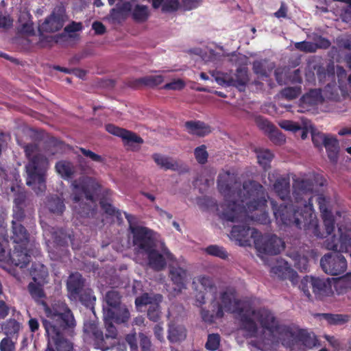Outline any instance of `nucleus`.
I'll list each match as a JSON object with an SVG mask.
<instances>
[{
  "label": "nucleus",
  "mask_w": 351,
  "mask_h": 351,
  "mask_svg": "<svg viewBox=\"0 0 351 351\" xmlns=\"http://www.w3.org/2000/svg\"><path fill=\"white\" fill-rule=\"evenodd\" d=\"M319 180H322V177L313 173L296 176L293 184V206L288 204L285 201L289 194V179L278 178L274 184V190L283 202L278 205L271 201L276 222L279 226L295 225L318 238L329 237L324 243L326 249L348 252L351 250V231L343 233L342 229L339 228V237L336 238V235L331 236L335 228V219L328 208V201L322 194L317 195V201L324 221L326 235L319 231L312 203L314 197L313 181L317 183Z\"/></svg>",
  "instance_id": "obj_1"
},
{
  "label": "nucleus",
  "mask_w": 351,
  "mask_h": 351,
  "mask_svg": "<svg viewBox=\"0 0 351 351\" xmlns=\"http://www.w3.org/2000/svg\"><path fill=\"white\" fill-rule=\"evenodd\" d=\"M215 317L221 318L224 312L238 313L242 329L247 337L255 338L252 343L261 350L271 348L272 346L281 342L289 346L295 339V334L291 328L279 325L274 315L267 309L257 311L247 308L239 300L232 288H227L220 293Z\"/></svg>",
  "instance_id": "obj_2"
},
{
  "label": "nucleus",
  "mask_w": 351,
  "mask_h": 351,
  "mask_svg": "<svg viewBox=\"0 0 351 351\" xmlns=\"http://www.w3.org/2000/svg\"><path fill=\"white\" fill-rule=\"evenodd\" d=\"M217 185L225 199L217 208L223 220L246 223L250 219L261 223L269 221L264 211L268 195L261 184L249 180L236 191L239 188L236 176L230 171H223L219 176Z\"/></svg>",
  "instance_id": "obj_3"
},
{
  "label": "nucleus",
  "mask_w": 351,
  "mask_h": 351,
  "mask_svg": "<svg viewBox=\"0 0 351 351\" xmlns=\"http://www.w3.org/2000/svg\"><path fill=\"white\" fill-rule=\"evenodd\" d=\"M45 313L43 323L48 337V347L46 351H53L55 346L58 351H72L73 344L62 337L66 328H72L75 326L74 317L64 302L54 304L51 308L42 303Z\"/></svg>",
  "instance_id": "obj_4"
},
{
  "label": "nucleus",
  "mask_w": 351,
  "mask_h": 351,
  "mask_svg": "<svg viewBox=\"0 0 351 351\" xmlns=\"http://www.w3.org/2000/svg\"><path fill=\"white\" fill-rule=\"evenodd\" d=\"M125 218L129 223V228L133 234V244L134 250L138 254L146 255L148 258L149 266L156 269H163L167 263L173 259V255L161 243V252H158L157 242L158 235L146 227L136 226L134 216L125 213Z\"/></svg>",
  "instance_id": "obj_5"
},
{
  "label": "nucleus",
  "mask_w": 351,
  "mask_h": 351,
  "mask_svg": "<svg viewBox=\"0 0 351 351\" xmlns=\"http://www.w3.org/2000/svg\"><path fill=\"white\" fill-rule=\"evenodd\" d=\"M25 200V194L19 190L14 199V219L12 220V234L11 240L14 243V250L10 254L11 263L21 268L29 262L30 255L28 253L29 236L25 228L20 223L23 218L22 205Z\"/></svg>",
  "instance_id": "obj_6"
},
{
  "label": "nucleus",
  "mask_w": 351,
  "mask_h": 351,
  "mask_svg": "<svg viewBox=\"0 0 351 351\" xmlns=\"http://www.w3.org/2000/svg\"><path fill=\"white\" fill-rule=\"evenodd\" d=\"M230 237L242 246L250 245L253 242L258 256L263 259L265 255L277 254L285 248L281 239L274 235L263 237L255 229L246 226H234Z\"/></svg>",
  "instance_id": "obj_7"
},
{
  "label": "nucleus",
  "mask_w": 351,
  "mask_h": 351,
  "mask_svg": "<svg viewBox=\"0 0 351 351\" xmlns=\"http://www.w3.org/2000/svg\"><path fill=\"white\" fill-rule=\"evenodd\" d=\"M100 188L98 182L90 177H83L75 180L71 184V199L75 214L80 217L93 215L92 206L94 195Z\"/></svg>",
  "instance_id": "obj_8"
},
{
  "label": "nucleus",
  "mask_w": 351,
  "mask_h": 351,
  "mask_svg": "<svg viewBox=\"0 0 351 351\" xmlns=\"http://www.w3.org/2000/svg\"><path fill=\"white\" fill-rule=\"evenodd\" d=\"M25 152L29 159L26 165L27 184L39 194L46 189L45 172L48 168V160L43 155L38 153V147L28 145Z\"/></svg>",
  "instance_id": "obj_9"
},
{
  "label": "nucleus",
  "mask_w": 351,
  "mask_h": 351,
  "mask_svg": "<svg viewBox=\"0 0 351 351\" xmlns=\"http://www.w3.org/2000/svg\"><path fill=\"white\" fill-rule=\"evenodd\" d=\"M106 304H104V317L106 320L114 318L118 322H127L130 318V313L124 305H121L120 295L116 291H108L105 297Z\"/></svg>",
  "instance_id": "obj_10"
},
{
  "label": "nucleus",
  "mask_w": 351,
  "mask_h": 351,
  "mask_svg": "<svg viewBox=\"0 0 351 351\" xmlns=\"http://www.w3.org/2000/svg\"><path fill=\"white\" fill-rule=\"evenodd\" d=\"M338 279H322L306 276L302 280L299 287L308 298L311 296L308 288L312 287L315 295L322 299L332 293V287L336 289L335 282Z\"/></svg>",
  "instance_id": "obj_11"
},
{
  "label": "nucleus",
  "mask_w": 351,
  "mask_h": 351,
  "mask_svg": "<svg viewBox=\"0 0 351 351\" xmlns=\"http://www.w3.org/2000/svg\"><path fill=\"white\" fill-rule=\"evenodd\" d=\"M31 274L33 276L34 282L29 283L28 289L32 298L36 300H38L44 297L42 287L46 282L48 271L45 266L37 264L32 267Z\"/></svg>",
  "instance_id": "obj_12"
},
{
  "label": "nucleus",
  "mask_w": 351,
  "mask_h": 351,
  "mask_svg": "<svg viewBox=\"0 0 351 351\" xmlns=\"http://www.w3.org/2000/svg\"><path fill=\"white\" fill-rule=\"evenodd\" d=\"M320 264L325 273L333 276L341 274L347 269L346 258L337 252L326 254L321 259Z\"/></svg>",
  "instance_id": "obj_13"
},
{
  "label": "nucleus",
  "mask_w": 351,
  "mask_h": 351,
  "mask_svg": "<svg viewBox=\"0 0 351 351\" xmlns=\"http://www.w3.org/2000/svg\"><path fill=\"white\" fill-rule=\"evenodd\" d=\"M337 90V88L334 85H328L325 87L323 90V94H322L320 90H312L302 97L301 99V105L303 108L313 106L321 102L324 97L330 99H335L336 94L335 92H336Z\"/></svg>",
  "instance_id": "obj_14"
},
{
  "label": "nucleus",
  "mask_w": 351,
  "mask_h": 351,
  "mask_svg": "<svg viewBox=\"0 0 351 351\" xmlns=\"http://www.w3.org/2000/svg\"><path fill=\"white\" fill-rule=\"evenodd\" d=\"M193 285L195 290L197 292L195 295L196 305L197 306L204 303L206 293L208 292L213 293L215 289L211 279L205 276H199L194 278Z\"/></svg>",
  "instance_id": "obj_15"
},
{
  "label": "nucleus",
  "mask_w": 351,
  "mask_h": 351,
  "mask_svg": "<svg viewBox=\"0 0 351 351\" xmlns=\"http://www.w3.org/2000/svg\"><path fill=\"white\" fill-rule=\"evenodd\" d=\"M242 75V77L237 75H232V73H222L219 71L210 72L212 76L215 78L216 82L221 86H237L244 84L246 77V72L242 70L239 71Z\"/></svg>",
  "instance_id": "obj_16"
},
{
  "label": "nucleus",
  "mask_w": 351,
  "mask_h": 351,
  "mask_svg": "<svg viewBox=\"0 0 351 351\" xmlns=\"http://www.w3.org/2000/svg\"><path fill=\"white\" fill-rule=\"evenodd\" d=\"M106 129L109 133L121 137L125 144L132 149H135L134 145H138L143 143V139L134 133L114 125L108 124L106 126Z\"/></svg>",
  "instance_id": "obj_17"
},
{
  "label": "nucleus",
  "mask_w": 351,
  "mask_h": 351,
  "mask_svg": "<svg viewBox=\"0 0 351 351\" xmlns=\"http://www.w3.org/2000/svg\"><path fill=\"white\" fill-rule=\"evenodd\" d=\"M271 272L274 276L282 279H289L293 284L298 280V274L282 259L276 260L273 265H271Z\"/></svg>",
  "instance_id": "obj_18"
},
{
  "label": "nucleus",
  "mask_w": 351,
  "mask_h": 351,
  "mask_svg": "<svg viewBox=\"0 0 351 351\" xmlns=\"http://www.w3.org/2000/svg\"><path fill=\"white\" fill-rule=\"evenodd\" d=\"M66 17L63 9H58V12H53L50 16L45 19L40 26V31L54 32L60 30L64 25Z\"/></svg>",
  "instance_id": "obj_19"
},
{
  "label": "nucleus",
  "mask_w": 351,
  "mask_h": 351,
  "mask_svg": "<svg viewBox=\"0 0 351 351\" xmlns=\"http://www.w3.org/2000/svg\"><path fill=\"white\" fill-rule=\"evenodd\" d=\"M170 276L176 287L173 288V295H176L185 289V285L187 279L186 271L180 268L171 269Z\"/></svg>",
  "instance_id": "obj_20"
},
{
  "label": "nucleus",
  "mask_w": 351,
  "mask_h": 351,
  "mask_svg": "<svg viewBox=\"0 0 351 351\" xmlns=\"http://www.w3.org/2000/svg\"><path fill=\"white\" fill-rule=\"evenodd\" d=\"M41 224L44 232L43 235L49 248L50 247V243L59 244L62 242V240L64 243H66L67 242V239L71 241L72 239L70 236L66 237L64 235L63 232H60V234L62 235V237H60V235H58V232L52 231L53 228H51L46 224H43V222H41Z\"/></svg>",
  "instance_id": "obj_21"
},
{
  "label": "nucleus",
  "mask_w": 351,
  "mask_h": 351,
  "mask_svg": "<svg viewBox=\"0 0 351 351\" xmlns=\"http://www.w3.org/2000/svg\"><path fill=\"white\" fill-rule=\"evenodd\" d=\"M154 162L158 165L160 168L165 169H171L174 171H178L181 167V165L177 160L169 158L165 156L154 154L152 156Z\"/></svg>",
  "instance_id": "obj_22"
},
{
  "label": "nucleus",
  "mask_w": 351,
  "mask_h": 351,
  "mask_svg": "<svg viewBox=\"0 0 351 351\" xmlns=\"http://www.w3.org/2000/svg\"><path fill=\"white\" fill-rule=\"evenodd\" d=\"M82 285V276L78 273L71 274L67 281V288L70 298L75 299Z\"/></svg>",
  "instance_id": "obj_23"
},
{
  "label": "nucleus",
  "mask_w": 351,
  "mask_h": 351,
  "mask_svg": "<svg viewBox=\"0 0 351 351\" xmlns=\"http://www.w3.org/2000/svg\"><path fill=\"white\" fill-rule=\"evenodd\" d=\"M131 10V5L128 2L123 3H118L115 8H113L110 14V19L113 22L119 23L125 19L130 14Z\"/></svg>",
  "instance_id": "obj_24"
},
{
  "label": "nucleus",
  "mask_w": 351,
  "mask_h": 351,
  "mask_svg": "<svg viewBox=\"0 0 351 351\" xmlns=\"http://www.w3.org/2000/svg\"><path fill=\"white\" fill-rule=\"evenodd\" d=\"M187 132L191 134L202 136L211 132L210 128L201 121H189L185 124Z\"/></svg>",
  "instance_id": "obj_25"
},
{
  "label": "nucleus",
  "mask_w": 351,
  "mask_h": 351,
  "mask_svg": "<svg viewBox=\"0 0 351 351\" xmlns=\"http://www.w3.org/2000/svg\"><path fill=\"white\" fill-rule=\"evenodd\" d=\"M162 301V296L160 294H149L143 293L142 295L137 297L135 300V304L137 308L146 305L155 306L159 304Z\"/></svg>",
  "instance_id": "obj_26"
},
{
  "label": "nucleus",
  "mask_w": 351,
  "mask_h": 351,
  "mask_svg": "<svg viewBox=\"0 0 351 351\" xmlns=\"http://www.w3.org/2000/svg\"><path fill=\"white\" fill-rule=\"evenodd\" d=\"M128 3L131 5L130 14H132L135 21H144L147 19L149 12L147 6L139 5L136 1H132Z\"/></svg>",
  "instance_id": "obj_27"
},
{
  "label": "nucleus",
  "mask_w": 351,
  "mask_h": 351,
  "mask_svg": "<svg viewBox=\"0 0 351 351\" xmlns=\"http://www.w3.org/2000/svg\"><path fill=\"white\" fill-rule=\"evenodd\" d=\"M186 337L184 328L181 325L170 324L169 328L168 338L171 342H176L183 340Z\"/></svg>",
  "instance_id": "obj_28"
},
{
  "label": "nucleus",
  "mask_w": 351,
  "mask_h": 351,
  "mask_svg": "<svg viewBox=\"0 0 351 351\" xmlns=\"http://www.w3.org/2000/svg\"><path fill=\"white\" fill-rule=\"evenodd\" d=\"M324 147L326 149L329 158L331 160L335 161L337 158V154L339 152L338 140L335 137L331 135H328Z\"/></svg>",
  "instance_id": "obj_29"
},
{
  "label": "nucleus",
  "mask_w": 351,
  "mask_h": 351,
  "mask_svg": "<svg viewBox=\"0 0 351 351\" xmlns=\"http://www.w3.org/2000/svg\"><path fill=\"white\" fill-rule=\"evenodd\" d=\"M57 173L64 179H69L73 173V166L67 161H60L56 165Z\"/></svg>",
  "instance_id": "obj_30"
},
{
  "label": "nucleus",
  "mask_w": 351,
  "mask_h": 351,
  "mask_svg": "<svg viewBox=\"0 0 351 351\" xmlns=\"http://www.w3.org/2000/svg\"><path fill=\"white\" fill-rule=\"evenodd\" d=\"M2 329L7 335H15L20 330L21 324L15 319H10L3 324Z\"/></svg>",
  "instance_id": "obj_31"
},
{
  "label": "nucleus",
  "mask_w": 351,
  "mask_h": 351,
  "mask_svg": "<svg viewBox=\"0 0 351 351\" xmlns=\"http://www.w3.org/2000/svg\"><path fill=\"white\" fill-rule=\"evenodd\" d=\"M256 154L259 165L266 169L273 158V154L268 149H259Z\"/></svg>",
  "instance_id": "obj_32"
},
{
  "label": "nucleus",
  "mask_w": 351,
  "mask_h": 351,
  "mask_svg": "<svg viewBox=\"0 0 351 351\" xmlns=\"http://www.w3.org/2000/svg\"><path fill=\"white\" fill-rule=\"evenodd\" d=\"M47 206L49 210L56 214H61L64 210V204L58 197L51 198L49 200Z\"/></svg>",
  "instance_id": "obj_33"
},
{
  "label": "nucleus",
  "mask_w": 351,
  "mask_h": 351,
  "mask_svg": "<svg viewBox=\"0 0 351 351\" xmlns=\"http://www.w3.org/2000/svg\"><path fill=\"white\" fill-rule=\"evenodd\" d=\"M160 7L164 12H173L182 8V3L179 0H163Z\"/></svg>",
  "instance_id": "obj_34"
},
{
  "label": "nucleus",
  "mask_w": 351,
  "mask_h": 351,
  "mask_svg": "<svg viewBox=\"0 0 351 351\" xmlns=\"http://www.w3.org/2000/svg\"><path fill=\"white\" fill-rule=\"evenodd\" d=\"M301 339L300 340L302 341V344L308 348H312L317 345V339L315 336L313 334L308 333L304 331H301L300 332Z\"/></svg>",
  "instance_id": "obj_35"
},
{
  "label": "nucleus",
  "mask_w": 351,
  "mask_h": 351,
  "mask_svg": "<svg viewBox=\"0 0 351 351\" xmlns=\"http://www.w3.org/2000/svg\"><path fill=\"white\" fill-rule=\"evenodd\" d=\"M105 324L106 326L107 333L106 334V338H115L117 336V330L116 328L112 325V322H115L117 324H121V323H125V322H118L116 321L115 319L112 318L106 320V318H104Z\"/></svg>",
  "instance_id": "obj_36"
},
{
  "label": "nucleus",
  "mask_w": 351,
  "mask_h": 351,
  "mask_svg": "<svg viewBox=\"0 0 351 351\" xmlns=\"http://www.w3.org/2000/svg\"><path fill=\"white\" fill-rule=\"evenodd\" d=\"M194 154L195 159L200 164H204L208 159V152L204 145H201L195 149Z\"/></svg>",
  "instance_id": "obj_37"
},
{
  "label": "nucleus",
  "mask_w": 351,
  "mask_h": 351,
  "mask_svg": "<svg viewBox=\"0 0 351 351\" xmlns=\"http://www.w3.org/2000/svg\"><path fill=\"white\" fill-rule=\"evenodd\" d=\"M280 127L285 130L291 131V132H296L298 130H301L302 128L298 123L293 122L289 120H282L278 123Z\"/></svg>",
  "instance_id": "obj_38"
},
{
  "label": "nucleus",
  "mask_w": 351,
  "mask_h": 351,
  "mask_svg": "<svg viewBox=\"0 0 351 351\" xmlns=\"http://www.w3.org/2000/svg\"><path fill=\"white\" fill-rule=\"evenodd\" d=\"M206 252L210 255L219 257L221 258H226L227 253L224 249L217 245H210L206 249Z\"/></svg>",
  "instance_id": "obj_39"
},
{
  "label": "nucleus",
  "mask_w": 351,
  "mask_h": 351,
  "mask_svg": "<svg viewBox=\"0 0 351 351\" xmlns=\"http://www.w3.org/2000/svg\"><path fill=\"white\" fill-rule=\"evenodd\" d=\"M301 93L299 87H288L282 90L281 95L287 99H293L297 97Z\"/></svg>",
  "instance_id": "obj_40"
},
{
  "label": "nucleus",
  "mask_w": 351,
  "mask_h": 351,
  "mask_svg": "<svg viewBox=\"0 0 351 351\" xmlns=\"http://www.w3.org/2000/svg\"><path fill=\"white\" fill-rule=\"evenodd\" d=\"M329 134H325L319 132H312V141L316 147L325 145Z\"/></svg>",
  "instance_id": "obj_41"
},
{
  "label": "nucleus",
  "mask_w": 351,
  "mask_h": 351,
  "mask_svg": "<svg viewBox=\"0 0 351 351\" xmlns=\"http://www.w3.org/2000/svg\"><path fill=\"white\" fill-rule=\"evenodd\" d=\"M220 337L217 334L210 335L206 343V347L210 350H216L219 346Z\"/></svg>",
  "instance_id": "obj_42"
},
{
  "label": "nucleus",
  "mask_w": 351,
  "mask_h": 351,
  "mask_svg": "<svg viewBox=\"0 0 351 351\" xmlns=\"http://www.w3.org/2000/svg\"><path fill=\"white\" fill-rule=\"evenodd\" d=\"M296 49L305 52H314L317 49V45L311 42L302 41L295 44Z\"/></svg>",
  "instance_id": "obj_43"
},
{
  "label": "nucleus",
  "mask_w": 351,
  "mask_h": 351,
  "mask_svg": "<svg viewBox=\"0 0 351 351\" xmlns=\"http://www.w3.org/2000/svg\"><path fill=\"white\" fill-rule=\"evenodd\" d=\"M147 316L149 319L153 322H157L160 317V311L159 309V304L155 306H149Z\"/></svg>",
  "instance_id": "obj_44"
},
{
  "label": "nucleus",
  "mask_w": 351,
  "mask_h": 351,
  "mask_svg": "<svg viewBox=\"0 0 351 351\" xmlns=\"http://www.w3.org/2000/svg\"><path fill=\"white\" fill-rule=\"evenodd\" d=\"M184 86V82L182 80L178 79L166 84L164 86V88L167 90H181Z\"/></svg>",
  "instance_id": "obj_45"
},
{
  "label": "nucleus",
  "mask_w": 351,
  "mask_h": 351,
  "mask_svg": "<svg viewBox=\"0 0 351 351\" xmlns=\"http://www.w3.org/2000/svg\"><path fill=\"white\" fill-rule=\"evenodd\" d=\"M265 62H261V61H256L254 62L253 64V69L254 71L261 76H267V71H266L264 67L265 64Z\"/></svg>",
  "instance_id": "obj_46"
},
{
  "label": "nucleus",
  "mask_w": 351,
  "mask_h": 351,
  "mask_svg": "<svg viewBox=\"0 0 351 351\" xmlns=\"http://www.w3.org/2000/svg\"><path fill=\"white\" fill-rule=\"evenodd\" d=\"M15 347L14 342L8 339L4 338L0 342L1 351H14Z\"/></svg>",
  "instance_id": "obj_47"
},
{
  "label": "nucleus",
  "mask_w": 351,
  "mask_h": 351,
  "mask_svg": "<svg viewBox=\"0 0 351 351\" xmlns=\"http://www.w3.org/2000/svg\"><path fill=\"white\" fill-rule=\"evenodd\" d=\"M201 0H182V9L184 10H191L197 8Z\"/></svg>",
  "instance_id": "obj_48"
},
{
  "label": "nucleus",
  "mask_w": 351,
  "mask_h": 351,
  "mask_svg": "<svg viewBox=\"0 0 351 351\" xmlns=\"http://www.w3.org/2000/svg\"><path fill=\"white\" fill-rule=\"evenodd\" d=\"M163 82V77L161 75H155L149 76L145 79V82L149 85L156 86Z\"/></svg>",
  "instance_id": "obj_49"
},
{
  "label": "nucleus",
  "mask_w": 351,
  "mask_h": 351,
  "mask_svg": "<svg viewBox=\"0 0 351 351\" xmlns=\"http://www.w3.org/2000/svg\"><path fill=\"white\" fill-rule=\"evenodd\" d=\"M80 150L84 156H86V157H88L93 161L99 162L103 161V159L101 156L96 154L90 150H86L83 148H82Z\"/></svg>",
  "instance_id": "obj_50"
},
{
  "label": "nucleus",
  "mask_w": 351,
  "mask_h": 351,
  "mask_svg": "<svg viewBox=\"0 0 351 351\" xmlns=\"http://www.w3.org/2000/svg\"><path fill=\"white\" fill-rule=\"evenodd\" d=\"M295 265L301 271H306L308 268V261L306 257H298L295 260Z\"/></svg>",
  "instance_id": "obj_51"
},
{
  "label": "nucleus",
  "mask_w": 351,
  "mask_h": 351,
  "mask_svg": "<svg viewBox=\"0 0 351 351\" xmlns=\"http://www.w3.org/2000/svg\"><path fill=\"white\" fill-rule=\"evenodd\" d=\"M10 307L5 301L0 300V319L5 318L10 312Z\"/></svg>",
  "instance_id": "obj_52"
},
{
  "label": "nucleus",
  "mask_w": 351,
  "mask_h": 351,
  "mask_svg": "<svg viewBox=\"0 0 351 351\" xmlns=\"http://www.w3.org/2000/svg\"><path fill=\"white\" fill-rule=\"evenodd\" d=\"M126 341L130 345L131 351H137V343L136 339V333L128 335L126 337Z\"/></svg>",
  "instance_id": "obj_53"
},
{
  "label": "nucleus",
  "mask_w": 351,
  "mask_h": 351,
  "mask_svg": "<svg viewBox=\"0 0 351 351\" xmlns=\"http://www.w3.org/2000/svg\"><path fill=\"white\" fill-rule=\"evenodd\" d=\"M19 22L21 23V31L27 33L28 34H31L34 32L33 23L30 21H27L25 23H23L21 18L19 19Z\"/></svg>",
  "instance_id": "obj_54"
},
{
  "label": "nucleus",
  "mask_w": 351,
  "mask_h": 351,
  "mask_svg": "<svg viewBox=\"0 0 351 351\" xmlns=\"http://www.w3.org/2000/svg\"><path fill=\"white\" fill-rule=\"evenodd\" d=\"M12 24V20L8 16L0 15V27L8 28Z\"/></svg>",
  "instance_id": "obj_55"
},
{
  "label": "nucleus",
  "mask_w": 351,
  "mask_h": 351,
  "mask_svg": "<svg viewBox=\"0 0 351 351\" xmlns=\"http://www.w3.org/2000/svg\"><path fill=\"white\" fill-rule=\"evenodd\" d=\"M324 317L328 320L330 324H339L343 322V319L340 315H324Z\"/></svg>",
  "instance_id": "obj_56"
},
{
  "label": "nucleus",
  "mask_w": 351,
  "mask_h": 351,
  "mask_svg": "<svg viewBox=\"0 0 351 351\" xmlns=\"http://www.w3.org/2000/svg\"><path fill=\"white\" fill-rule=\"evenodd\" d=\"M141 338V346L143 351L148 350L151 346V342L149 339L145 337L143 334L140 335Z\"/></svg>",
  "instance_id": "obj_57"
},
{
  "label": "nucleus",
  "mask_w": 351,
  "mask_h": 351,
  "mask_svg": "<svg viewBox=\"0 0 351 351\" xmlns=\"http://www.w3.org/2000/svg\"><path fill=\"white\" fill-rule=\"evenodd\" d=\"M101 206L102 209L108 215H112L118 213V211H116L110 204L101 202Z\"/></svg>",
  "instance_id": "obj_58"
},
{
  "label": "nucleus",
  "mask_w": 351,
  "mask_h": 351,
  "mask_svg": "<svg viewBox=\"0 0 351 351\" xmlns=\"http://www.w3.org/2000/svg\"><path fill=\"white\" fill-rule=\"evenodd\" d=\"M65 31L67 32H77L82 29L81 23H72L71 25L65 27Z\"/></svg>",
  "instance_id": "obj_59"
},
{
  "label": "nucleus",
  "mask_w": 351,
  "mask_h": 351,
  "mask_svg": "<svg viewBox=\"0 0 351 351\" xmlns=\"http://www.w3.org/2000/svg\"><path fill=\"white\" fill-rule=\"evenodd\" d=\"M92 27H93V29L95 30V33L97 34H102L105 32V27L100 22L93 23Z\"/></svg>",
  "instance_id": "obj_60"
},
{
  "label": "nucleus",
  "mask_w": 351,
  "mask_h": 351,
  "mask_svg": "<svg viewBox=\"0 0 351 351\" xmlns=\"http://www.w3.org/2000/svg\"><path fill=\"white\" fill-rule=\"evenodd\" d=\"M287 8L285 3H282L280 9L274 13V15L277 18H285L287 16Z\"/></svg>",
  "instance_id": "obj_61"
},
{
  "label": "nucleus",
  "mask_w": 351,
  "mask_h": 351,
  "mask_svg": "<svg viewBox=\"0 0 351 351\" xmlns=\"http://www.w3.org/2000/svg\"><path fill=\"white\" fill-rule=\"evenodd\" d=\"M256 123L261 128L270 130V123L267 120L261 117H258L256 119Z\"/></svg>",
  "instance_id": "obj_62"
},
{
  "label": "nucleus",
  "mask_w": 351,
  "mask_h": 351,
  "mask_svg": "<svg viewBox=\"0 0 351 351\" xmlns=\"http://www.w3.org/2000/svg\"><path fill=\"white\" fill-rule=\"evenodd\" d=\"M28 324L32 332H36L39 328V323L35 318H31Z\"/></svg>",
  "instance_id": "obj_63"
},
{
  "label": "nucleus",
  "mask_w": 351,
  "mask_h": 351,
  "mask_svg": "<svg viewBox=\"0 0 351 351\" xmlns=\"http://www.w3.org/2000/svg\"><path fill=\"white\" fill-rule=\"evenodd\" d=\"M317 45V49L319 48H327L330 45V42L322 38H319L317 40V43H315Z\"/></svg>",
  "instance_id": "obj_64"
}]
</instances>
